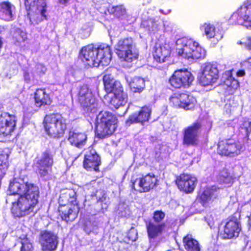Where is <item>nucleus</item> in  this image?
<instances>
[{
  "instance_id": "1",
  "label": "nucleus",
  "mask_w": 251,
  "mask_h": 251,
  "mask_svg": "<svg viewBox=\"0 0 251 251\" xmlns=\"http://www.w3.org/2000/svg\"><path fill=\"white\" fill-rule=\"evenodd\" d=\"M80 57L90 67L107 66L110 63L111 51L109 46L102 44L98 48L90 45L83 48L80 52Z\"/></svg>"
},
{
  "instance_id": "2",
  "label": "nucleus",
  "mask_w": 251,
  "mask_h": 251,
  "mask_svg": "<svg viewBox=\"0 0 251 251\" xmlns=\"http://www.w3.org/2000/svg\"><path fill=\"white\" fill-rule=\"evenodd\" d=\"M176 50L179 56L192 61L204 58L205 50L192 39L183 37L176 41Z\"/></svg>"
},
{
  "instance_id": "3",
  "label": "nucleus",
  "mask_w": 251,
  "mask_h": 251,
  "mask_svg": "<svg viewBox=\"0 0 251 251\" xmlns=\"http://www.w3.org/2000/svg\"><path fill=\"white\" fill-rule=\"evenodd\" d=\"M59 212L62 220L66 222H72L77 216L78 208L77 204L76 193L72 190H68L59 197Z\"/></svg>"
},
{
  "instance_id": "4",
  "label": "nucleus",
  "mask_w": 251,
  "mask_h": 251,
  "mask_svg": "<svg viewBox=\"0 0 251 251\" xmlns=\"http://www.w3.org/2000/svg\"><path fill=\"white\" fill-rule=\"evenodd\" d=\"M96 131L99 138H104L113 134L117 128V119L111 112L101 111L97 117Z\"/></svg>"
},
{
  "instance_id": "5",
  "label": "nucleus",
  "mask_w": 251,
  "mask_h": 251,
  "mask_svg": "<svg viewBox=\"0 0 251 251\" xmlns=\"http://www.w3.org/2000/svg\"><path fill=\"white\" fill-rule=\"evenodd\" d=\"M43 125L47 134L53 138L62 137L66 129V119L58 113L47 115Z\"/></svg>"
},
{
  "instance_id": "6",
  "label": "nucleus",
  "mask_w": 251,
  "mask_h": 251,
  "mask_svg": "<svg viewBox=\"0 0 251 251\" xmlns=\"http://www.w3.org/2000/svg\"><path fill=\"white\" fill-rule=\"evenodd\" d=\"M17 181L14 180L9 184L10 195H23L29 201L38 203L39 189L38 187L32 183H24L22 180Z\"/></svg>"
},
{
  "instance_id": "7",
  "label": "nucleus",
  "mask_w": 251,
  "mask_h": 251,
  "mask_svg": "<svg viewBox=\"0 0 251 251\" xmlns=\"http://www.w3.org/2000/svg\"><path fill=\"white\" fill-rule=\"evenodd\" d=\"M243 145L233 139H225L219 141L217 152L221 155L235 157L244 151Z\"/></svg>"
},
{
  "instance_id": "8",
  "label": "nucleus",
  "mask_w": 251,
  "mask_h": 251,
  "mask_svg": "<svg viewBox=\"0 0 251 251\" xmlns=\"http://www.w3.org/2000/svg\"><path fill=\"white\" fill-rule=\"evenodd\" d=\"M115 48L118 56L123 60L131 62L137 58L138 54L134 50V45L131 38L119 40Z\"/></svg>"
},
{
  "instance_id": "9",
  "label": "nucleus",
  "mask_w": 251,
  "mask_h": 251,
  "mask_svg": "<svg viewBox=\"0 0 251 251\" xmlns=\"http://www.w3.org/2000/svg\"><path fill=\"white\" fill-rule=\"evenodd\" d=\"M77 96L78 101L86 112H96V100L87 84H83L78 88Z\"/></svg>"
},
{
  "instance_id": "10",
  "label": "nucleus",
  "mask_w": 251,
  "mask_h": 251,
  "mask_svg": "<svg viewBox=\"0 0 251 251\" xmlns=\"http://www.w3.org/2000/svg\"><path fill=\"white\" fill-rule=\"evenodd\" d=\"M201 70L198 78L200 83L203 86L212 85L219 77V70L215 64L205 63L202 64Z\"/></svg>"
},
{
  "instance_id": "11",
  "label": "nucleus",
  "mask_w": 251,
  "mask_h": 251,
  "mask_svg": "<svg viewBox=\"0 0 251 251\" xmlns=\"http://www.w3.org/2000/svg\"><path fill=\"white\" fill-rule=\"evenodd\" d=\"M17 201L12 202V212L16 217H23L34 212L37 203L19 195Z\"/></svg>"
},
{
  "instance_id": "12",
  "label": "nucleus",
  "mask_w": 251,
  "mask_h": 251,
  "mask_svg": "<svg viewBox=\"0 0 251 251\" xmlns=\"http://www.w3.org/2000/svg\"><path fill=\"white\" fill-rule=\"evenodd\" d=\"M202 124L197 120L183 130V144L186 146H196L199 144V135Z\"/></svg>"
},
{
  "instance_id": "13",
  "label": "nucleus",
  "mask_w": 251,
  "mask_h": 251,
  "mask_svg": "<svg viewBox=\"0 0 251 251\" xmlns=\"http://www.w3.org/2000/svg\"><path fill=\"white\" fill-rule=\"evenodd\" d=\"M239 217V213H237L229 218L228 221L224 226L223 230L220 231V236L223 239H231L239 236L241 230L238 219Z\"/></svg>"
},
{
  "instance_id": "14",
  "label": "nucleus",
  "mask_w": 251,
  "mask_h": 251,
  "mask_svg": "<svg viewBox=\"0 0 251 251\" xmlns=\"http://www.w3.org/2000/svg\"><path fill=\"white\" fill-rule=\"evenodd\" d=\"M39 243L43 251H55L59 243L57 235L53 232L43 230L39 235Z\"/></svg>"
},
{
  "instance_id": "15",
  "label": "nucleus",
  "mask_w": 251,
  "mask_h": 251,
  "mask_svg": "<svg viewBox=\"0 0 251 251\" xmlns=\"http://www.w3.org/2000/svg\"><path fill=\"white\" fill-rule=\"evenodd\" d=\"M194 77L191 72L187 70L176 71L169 79L171 85L176 88L189 86L193 81Z\"/></svg>"
},
{
  "instance_id": "16",
  "label": "nucleus",
  "mask_w": 251,
  "mask_h": 251,
  "mask_svg": "<svg viewBox=\"0 0 251 251\" xmlns=\"http://www.w3.org/2000/svg\"><path fill=\"white\" fill-rule=\"evenodd\" d=\"M16 124L15 116L4 112L0 115V138L11 135L14 131Z\"/></svg>"
},
{
  "instance_id": "17",
  "label": "nucleus",
  "mask_w": 251,
  "mask_h": 251,
  "mask_svg": "<svg viewBox=\"0 0 251 251\" xmlns=\"http://www.w3.org/2000/svg\"><path fill=\"white\" fill-rule=\"evenodd\" d=\"M157 179L153 174H149L143 177L136 179L132 183V188L139 192H146L155 185Z\"/></svg>"
},
{
  "instance_id": "18",
  "label": "nucleus",
  "mask_w": 251,
  "mask_h": 251,
  "mask_svg": "<svg viewBox=\"0 0 251 251\" xmlns=\"http://www.w3.org/2000/svg\"><path fill=\"white\" fill-rule=\"evenodd\" d=\"M53 164V154L49 150L43 152L42 157L37 161L38 172L41 177L49 174L50 168Z\"/></svg>"
},
{
  "instance_id": "19",
  "label": "nucleus",
  "mask_w": 251,
  "mask_h": 251,
  "mask_svg": "<svg viewBox=\"0 0 251 251\" xmlns=\"http://www.w3.org/2000/svg\"><path fill=\"white\" fill-rule=\"evenodd\" d=\"M197 182V178L189 174L181 175L176 180L178 188L187 193L194 191Z\"/></svg>"
},
{
  "instance_id": "20",
  "label": "nucleus",
  "mask_w": 251,
  "mask_h": 251,
  "mask_svg": "<svg viewBox=\"0 0 251 251\" xmlns=\"http://www.w3.org/2000/svg\"><path fill=\"white\" fill-rule=\"evenodd\" d=\"M151 114V108L148 107H143L139 112L130 115L126 121V125L128 126L135 123H140L143 125L145 122L149 120Z\"/></svg>"
},
{
  "instance_id": "21",
  "label": "nucleus",
  "mask_w": 251,
  "mask_h": 251,
  "mask_svg": "<svg viewBox=\"0 0 251 251\" xmlns=\"http://www.w3.org/2000/svg\"><path fill=\"white\" fill-rule=\"evenodd\" d=\"M25 4L28 12V16L33 14L45 16L46 4L45 0H25Z\"/></svg>"
},
{
  "instance_id": "22",
  "label": "nucleus",
  "mask_w": 251,
  "mask_h": 251,
  "mask_svg": "<svg viewBox=\"0 0 251 251\" xmlns=\"http://www.w3.org/2000/svg\"><path fill=\"white\" fill-rule=\"evenodd\" d=\"M100 164V157L95 150H90L85 155L83 166L88 171L99 170V166Z\"/></svg>"
},
{
  "instance_id": "23",
  "label": "nucleus",
  "mask_w": 251,
  "mask_h": 251,
  "mask_svg": "<svg viewBox=\"0 0 251 251\" xmlns=\"http://www.w3.org/2000/svg\"><path fill=\"white\" fill-rule=\"evenodd\" d=\"M92 185L95 190L91 195L92 197L97 201V203L101 202L106 206L108 201L103 182L94 181L92 182Z\"/></svg>"
},
{
  "instance_id": "24",
  "label": "nucleus",
  "mask_w": 251,
  "mask_h": 251,
  "mask_svg": "<svg viewBox=\"0 0 251 251\" xmlns=\"http://www.w3.org/2000/svg\"><path fill=\"white\" fill-rule=\"evenodd\" d=\"M103 81L105 90L107 93H111L114 95L123 91L121 83L111 77L110 75H104L103 77Z\"/></svg>"
},
{
  "instance_id": "25",
  "label": "nucleus",
  "mask_w": 251,
  "mask_h": 251,
  "mask_svg": "<svg viewBox=\"0 0 251 251\" xmlns=\"http://www.w3.org/2000/svg\"><path fill=\"white\" fill-rule=\"evenodd\" d=\"M165 226L166 225L164 223L157 224L152 222H150L147 224V229L149 239H155L158 236L161 234Z\"/></svg>"
},
{
  "instance_id": "26",
  "label": "nucleus",
  "mask_w": 251,
  "mask_h": 251,
  "mask_svg": "<svg viewBox=\"0 0 251 251\" xmlns=\"http://www.w3.org/2000/svg\"><path fill=\"white\" fill-rule=\"evenodd\" d=\"M87 140V136L85 133H77L70 131L68 141L72 145L78 148H82L85 145Z\"/></svg>"
},
{
  "instance_id": "27",
  "label": "nucleus",
  "mask_w": 251,
  "mask_h": 251,
  "mask_svg": "<svg viewBox=\"0 0 251 251\" xmlns=\"http://www.w3.org/2000/svg\"><path fill=\"white\" fill-rule=\"evenodd\" d=\"M217 189L215 186H212L211 187L206 188L200 196L201 202L205 206L206 203L215 199L218 195Z\"/></svg>"
},
{
  "instance_id": "28",
  "label": "nucleus",
  "mask_w": 251,
  "mask_h": 251,
  "mask_svg": "<svg viewBox=\"0 0 251 251\" xmlns=\"http://www.w3.org/2000/svg\"><path fill=\"white\" fill-rule=\"evenodd\" d=\"M126 81L128 83L131 90L133 93H141L145 88V80L143 78L135 76L131 78L126 76Z\"/></svg>"
},
{
  "instance_id": "29",
  "label": "nucleus",
  "mask_w": 251,
  "mask_h": 251,
  "mask_svg": "<svg viewBox=\"0 0 251 251\" xmlns=\"http://www.w3.org/2000/svg\"><path fill=\"white\" fill-rule=\"evenodd\" d=\"M35 105L37 107H41L46 105H50L51 100L44 89H37L34 95Z\"/></svg>"
},
{
  "instance_id": "30",
  "label": "nucleus",
  "mask_w": 251,
  "mask_h": 251,
  "mask_svg": "<svg viewBox=\"0 0 251 251\" xmlns=\"http://www.w3.org/2000/svg\"><path fill=\"white\" fill-rule=\"evenodd\" d=\"M171 54V50L167 46L156 47L153 52V56L156 61L163 62L165 61L166 58L169 56Z\"/></svg>"
},
{
  "instance_id": "31",
  "label": "nucleus",
  "mask_w": 251,
  "mask_h": 251,
  "mask_svg": "<svg viewBox=\"0 0 251 251\" xmlns=\"http://www.w3.org/2000/svg\"><path fill=\"white\" fill-rule=\"evenodd\" d=\"M183 245L187 251H201L199 242L194 239L192 235L188 234L183 238Z\"/></svg>"
},
{
  "instance_id": "32",
  "label": "nucleus",
  "mask_w": 251,
  "mask_h": 251,
  "mask_svg": "<svg viewBox=\"0 0 251 251\" xmlns=\"http://www.w3.org/2000/svg\"><path fill=\"white\" fill-rule=\"evenodd\" d=\"M127 99L126 94L122 91V93H118L113 95V96L111 97L110 103L111 105H113L114 107L117 109L120 106L125 105L127 102Z\"/></svg>"
},
{
  "instance_id": "33",
  "label": "nucleus",
  "mask_w": 251,
  "mask_h": 251,
  "mask_svg": "<svg viewBox=\"0 0 251 251\" xmlns=\"http://www.w3.org/2000/svg\"><path fill=\"white\" fill-rule=\"evenodd\" d=\"M12 38L15 41V44L19 45L27 39L26 33L20 28H13L11 30Z\"/></svg>"
},
{
  "instance_id": "34",
  "label": "nucleus",
  "mask_w": 251,
  "mask_h": 251,
  "mask_svg": "<svg viewBox=\"0 0 251 251\" xmlns=\"http://www.w3.org/2000/svg\"><path fill=\"white\" fill-rule=\"evenodd\" d=\"M223 78L225 79L224 80L225 84L229 88V91L233 92L234 90L237 89L239 87V82L237 80L235 79L231 75H228L225 74Z\"/></svg>"
},
{
  "instance_id": "35",
  "label": "nucleus",
  "mask_w": 251,
  "mask_h": 251,
  "mask_svg": "<svg viewBox=\"0 0 251 251\" xmlns=\"http://www.w3.org/2000/svg\"><path fill=\"white\" fill-rule=\"evenodd\" d=\"M127 14L126 10L124 5L109 6L105 15H114L115 16H123Z\"/></svg>"
},
{
  "instance_id": "36",
  "label": "nucleus",
  "mask_w": 251,
  "mask_h": 251,
  "mask_svg": "<svg viewBox=\"0 0 251 251\" xmlns=\"http://www.w3.org/2000/svg\"><path fill=\"white\" fill-rule=\"evenodd\" d=\"M15 7L8 1H4L0 4V13L9 16L15 14Z\"/></svg>"
},
{
  "instance_id": "37",
  "label": "nucleus",
  "mask_w": 251,
  "mask_h": 251,
  "mask_svg": "<svg viewBox=\"0 0 251 251\" xmlns=\"http://www.w3.org/2000/svg\"><path fill=\"white\" fill-rule=\"evenodd\" d=\"M201 29L203 30L207 38L211 39L214 38L215 35V26L209 23H205L201 27Z\"/></svg>"
},
{
  "instance_id": "38",
  "label": "nucleus",
  "mask_w": 251,
  "mask_h": 251,
  "mask_svg": "<svg viewBox=\"0 0 251 251\" xmlns=\"http://www.w3.org/2000/svg\"><path fill=\"white\" fill-rule=\"evenodd\" d=\"M218 181L220 183L226 184L229 186L233 183V179L229 175L226 170H223L220 172Z\"/></svg>"
},
{
  "instance_id": "39",
  "label": "nucleus",
  "mask_w": 251,
  "mask_h": 251,
  "mask_svg": "<svg viewBox=\"0 0 251 251\" xmlns=\"http://www.w3.org/2000/svg\"><path fill=\"white\" fill-rule=\"evenodd\" d=\"M186 99L181 102V108H183L185 110H191L194 107L196 100L193 97L187 94H186Z\"/></svg>"
},
{
  "instance_id": "40",
  "label": "nucleus",
  "mask_w": 251,
  "mask_h": 251,
  "mask_svg": "<svg viewBox=\"0 0 251 251\" xmlns=\"http://www.w3.org/2000/svg\"><path fill=\"white\" fill-rule=\"evenodd\" d=\"M186 94H181L171 97L170 102L175 107H181V102L186 99Z\"/></svg>"
},
{
  "instance_id": "41",
  "label": "nucleus",
  "mask_w": 251,
  "mask_h": 251,
  "mask_svg": "<svg viewBox=\"0 0 251 251\" xmlns=\"http://www.w3.org/2000/svg\"><path fill=\"white\" fill-rule=\"evenodd\" d=\"M238 16H251V3H244L236 11Z\"/></svg>"
},
{
  "instance_id": "42",
  "label": "nucleus",
  "mask_w": 251,
  "mask_h": 251,
  "mask_svg": "<svg viewBox=\"0 0 251 251\" xmlns=\"http://www.w3.org/2000/svg\"><path fill=\"white\" fill-rule=\"evenodd\" d=\"M242 129H244L246 133L248 140L251 143V122L249 121H245L241 126Z\"/></svg>"
},
{
  "instance_id": "43",
  "label": "nucleus",
  "mask_w": 251,
  "mask_h": 251,
  "mask_svg": "<svg viewBox=\"0 0 251 251\" xmlns=\"http://www.w3.org/2000/svg\"><path fill=\"white\" fill-rule=\"evenodd\" d=\"M7 154L0 153V172H3L7 168Z\"/></svg>"
},
{
  "instance_id": "44",
  "label": "nucleus",
  "mask_w": 251,
  "mask_h": 251,
  "mask_svg": "<svg viewBox=\"0 0 251 251\" xmlns=\"http://www.w3.org/2000/svg\"><path fill=\"white\" fill-rule=\"evenodd\" d=\"M238 24L248 28L251 26V17H239Z\"/></svg>"
},
{
  "instance_id": "45",
  "label": "nucleus",
  "mask_w": 251,
  "mask_h": 251,
  "mask_svg": "<svg viewBox=\"0 0 251 251\" xmlns=\"http://www.w3.org/2000/svg\"><path fill=\"white\" fill-rule=\"evenodd\" d=\"M127 237L130 241H135L138 238L137 230L134 227H131L127 233Z\"/></svg>"
},
{
  "instance_id": "46",
  "label": "nucleus",
  "mask_w": 251,
  "mask_h": 251,
  "mask_svg": "<svg viewBox=\"0 0 251 251\" xmlns=\"http://www.w3.org/2000/svg\"><path fill=\"white\" fill-rule=\"evenodd\" d=\"M165 213L161 211H156L153 213V220L156 223L160 222L165 218Z\"/></svg>"
},
{
  "instance_id": "47",
  "label": "nucleus",
  "mask_w": 251,
  "mask_h": 251,
  "mask_svg": "<svg viewBox=\"0 0 251 251\" xmlns=\"http://www.w3.org/2000/svg\"><path fill=\"white\" fill-rule=\"evenodd\" d=\"M22 245L21 251H32V245L27 239L22 242Z\"/></svg>"
},
{
  "instance_id": "48",
  "label": "nucleus",
  "mask_w": 251,
  "mask_h": 251,
  "mask_svg": "<svg viewBox=\"0 0 251 251\" xmlns=\"http://www.w3.org/2000/svg\"><path fill=\"white\" fill-rule=\"evenodd\" d=\"M47 71L46 67L42 64L38 63L35 66V72L40 76L44 75Z\"/></svg>"
},
{
  "instance_id": "49",
  "label": "nucleus",
  "mask_w": 251,
  "mask_h": 251,
  "mask_svg": "<svg viewBox=\"0 0 251 251\" xmlns=\"http://www.w3.org/2000/svg\"><path fill=\"white\" fill-rule=\"evenodd\" d=\"M43 17H27V20L29 21L31 24L37 25L43 20Z\"/></svg>"
},
{
  "instance_id": "50",
  "label": "nucleus",
  "mask_w": 251,
  "mask_h": 251,
  "mask_svg": "<svg viewBox=\"0 0 251 251\" xmlns=\"http://www.w3.org/2000/svg\"><path fill=\"white\" fill-rule=\"evenodd\" d=\"M205 220L206 221L207 225L212 228L214 224V220L213 218H212L211 214H207L205 217Z\"/></svg>"
},
{
  "instance_id": "51",
  "label": "nucleus",
  "mask_w": 251,
  "mask_h": 251,
  "mask_svg": "<svg viewBox=\"0 0 251 251\" xmlns=\"http://www.w3.org/2000/svg\"><path fill=\"white\" fill-rule=\"evenodd\" d=\"M101 20L103 22L102 24L106 28H108V26H111V22L109 20L105 19V17H101Z\"/></svg>"
},
{
  "instance_id": "52",
  "label": "nucleus",
  "mask_w": 251,
  "mask_h": 251,
  "mask_svg": "<svg viewBox=\"0 0 251 251\" xmlns=\"http://www.w3.org/2000/svg\"><path fill=\"white\" fill-rule=\"evenodd\" d=\"M243 65L247 67L249 69L251 70V58H249L247 60L243 63Z\"/></svg>"
},
{
  "instance_id": "53",
  "label": "nucleus",
  "mask_w": 251,
  "mask_h": 251,
  "mask_svg": "<svg viewBox=\"0 0 251 251\" xmlns=\"http://www.w3.org/2000/svg\"><path fill=\"white\" fill-rule=\"evenodd\" d=\"M107 0H97L95 2L96 6L98 7L100 5L106 4Z\"/></svg>"
},
{
  "instance_id": "54",
  "label": "nucleus",
  "mask_w": 251,
  "mask_h": 251,
  "mask_svg": "<svg viewBox=\"0 0 251 251\" xmlns=\"http://www.w3.org/2000/svg\"><path fill=\"white\" fill-rule=\"evenodd\" d=\"M24 78H25V81L27 83H29L30 82V79L29 75L28 73H27V72L25 73Z\"/></svg>"
},
{
  "instance_id": "55",
  "label": "nucleus",
  "mask_w": 251,
  "mask_h": 251,
  "mask_svg": "<svg viewBox=\"0 0 251 251\" xmlns=\"http://www.w3.org/2000/svg\"><path fill=\"white\" fill-rule=\"evenodd\" d=\"M236 74L238 76L241 77L245 75V72L244 70H239L237 72Z\"/></svg>"
},
{
  "instance_id": "56",
  "label": "nucleus",
  "mask_w": 251,
  "mask_h": 251,
  "mask_svg": "<svg viewBox=\"0 0 251 251\" xmlns=\"http://www.w3.org/2000/svg\"><path fill=\"white\" fill-rule=\"evenodd\" d=\"M68 0H58L59 4L63 5H66L68 2Z\"/></svg>"
},
{
  "instance_id": "57",
  "label": "nucleus",
  "mask_w": 251,
  "mask_h": 251,
  "mask_svg": "<svg viewBox=\"0 0 251 251\" xmlns=\"http://www.w3.org/2000/svg\"><path fill=\"white\" fill-rule=\"evenodd\" d=\"M246 45L248 48L251 50V38L248 39Z\"/></svg>"
},
{
  "instance_id": "58",
  "label": "nucleus",
  "mask_w": 251,
  "mask_h": 251,
  "mask_svg": "<svg viewBox=\"0 0 251 251\" xmlns=\"http://www.w3.org/2000/svg\"><path fill=\"white\" fill-rule=\"evenodd\" d=\"M142 25H144V26H146V27H150V24L148 23V22L145 21H143L142 23Z\"/></svg>"
},
{
  "instance_id": "59",
  "label": "nucleus",
  "mask_w": 251,
  "mask_h": 251,
  "mask_svg": "<svg viewBox=\"0 0 251 251\" xmlns=\"http://www.w3.org/2000/svg\"><path fill=\"white\" fill-rule=\"evenodd\" d=\"M2 41H1V39L0 38V49L2 47Z\"/></svg>"
}]
</instances>
